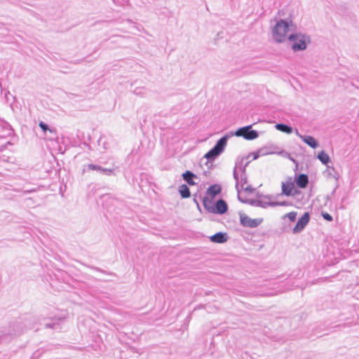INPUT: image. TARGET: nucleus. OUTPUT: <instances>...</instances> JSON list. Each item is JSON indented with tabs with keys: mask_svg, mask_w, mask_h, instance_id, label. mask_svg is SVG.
<instances>
[{
	"mask_svg": "<svg viewBox=\"0 0 359 359\" xmlns=\"http://www.w3.org/2000/svg\"><path fill=\"white\" fill-rule=\"evenodd\" d=\"M220 191L221 188L219 185L213 184L208 188V191H206V194H208L210 198H214L217 194L220 193Z\"/></svg>",
	"mask_w": 359,
	"mask_h": 359,
	"instance_id": "11",
	"label": "nucleus"
},
{
	"mask_svg": "<svg viewBox=\"0 0 359 359\" xmlns=\"http://www.w3.org/2000/svg\"><path fill=\"white\" fill-rule=\"evenodd\" d=\"M89 168L90 169H93V170H97V169H100V167L97 166V165H89Z\"/></svg>",
	"mask_w": 359,
	"mask_h": 359,
	"instance_id": "23",
	"label": "nucleus"
},
{
	"mask_svg": "<svg viewBox=\"0 0 359 359\" xmlns=\"http://www.w3.org/2000/svg\"><path fill=\"white\" fill-rule=\"evenodd\" d=\"M309 212H305L302 217L299 219L297 223L294 225L292 229L293 233H298L302 231L305 226L309 223Z\"/></svg>",
	"mask_w": 359,
	"mask_h": 359,
	"instance_id": "5",
	"label": "nucleus"
},
{
	"mask_svg": "<svg viewBox=\"0 0 359 359\" xmlns=\"http://www.w3.org/2000/svg\"><path fill=\"white\" fill-rule=\"evenodd\" d=\"M318 158L324 165H327L330 161V156L327 154V153H325L323 151H319L318 154Z\"/></svg>",
	"mask_w": 359,
	"mask_h": 359,
	"instance_id": "14",
	"label": "nucleus"
},
{
	"mask_svg": "<svg viewBox=\"0 0 359 359\" xmlns=\"http://www.w3.org/2000/svg\"><path fill=\"white\" fill-rule=\"evenodd\" d=\"M221 151L218 150H215V148L213 147L212 149H210L208 153L205 154V157L208 158H212L214 156H217Z\"/></svg>",
	"mask_w": 359,
	"mask_h": 359,
	"instance_id": "19",
	"label": "nucleus"
},
{
	"mask_svg": "<svg viewBox=\"0 0 359 359\" xmlns=\"http://www.w3.org/2000/svg\"><path fill=\"white\" fill-rule=\"evenodd\" d=\"M180 193L182 198H188L190 196V192L186 184H182L180 187Z\"/></svg>",
	"mask_w": 359,
	"mask_h": 359,
	"instance_id": "18",
	"label": "nucleus"
},
{
	"mask_svg": "<svg viewBox=\"0 0 359 359\" xmlns=\"http://www.w3.org/2000/svg\"><path fill=\"white\" fill-rule=\"evenodd\" d=\"M295 180L291 177H287L282 183V193L285 196H295L298 194L294 186Z\"/></svg>",
	"mask_w": 359,
	"mask_h": 359,
	"instance_id": "3",
	"label": "nucleus"
},
{
	"mask_svg": "<svg viewBox=\"0 0 359 359\" xmlns=\"http://www.w3.org/2000/svg\"><path fill=\"white\" fill-rule=\"evenodd\" d=\"M297 212L294 211L290 212L289 213L284 215L283 218H288L290 222H294L296 219Z\"/></svg>",
	"mask_w": 359,
	"mask_h": 359,
	"instance_id": "20",
	"label": "nucleus"
},
{
	"mask_svg": "<svg viewBox=\"0 0 359 359\" xmlns=\"http://www.w3.org/2000/svg\"><path fill=\"white\" fill-rule=\"evenodd\" d=\"M276 128L278 130L285 133L287 134H290L292 133V128L290 126L283 123H277L276 125Z\"/></svg>",
	"mask_w": 359,
	"mask_h": 359,
	"instance_id": "17",
	"label": "nucleus"
},
{
	"mask_svg": "<svg viewBox=\"0 0 359 359\" xmlns=\"http://www.w3.org/2000/svg\"><path fill=\"white\" fill-rule=\"evenodd\" d=\"M322 216L325 220H327L328 222L332 221V217L331 216L330 214L327 212H322Z\"/></svg>",
	"mask_w": 359,
	"mask_h": 359,
	"instance_id": "21",
	"label": "nucleus"
},
{
	"mask_svg": "<svg viewBox=\"0 0 359 359\" xmlns=\"http://www.w3.org/2000/svg\"><path fill=\"white\" fill-rule=\"evenodd\" d=\"M291 48L293 51L304 50L306 48V38L300 34H291L288 36Z\"/></svg>",
	"mask_w": 359,
	"mask_h": 359,
	"instance_id": "2",
	"label": "nucleus"
},
{
	"mask_svg": "<svg viewBox=\"0 0 359 359\" xmlns=\"http://www.w3.org/2000/svg\"><path fill=\"white\" fill-rule=\"evenodd\" d=\"M227 137L226 136H224L219 140L217 141V144L214 147L215 150H218L219 152H222L225 145L226 144Z\"/></svg>",
	"mask_w": 359,
	"mask_h": 359,
	"instance_id": "15",
	"label": "nucleus"
},
{
	"mask_svg": "<svg viewBox=\"0 0 359 359\" xmlns=\"http://www.w3.org/2000/svg\"><path fill=\"white\" fill-rule=\"evenodd\" d=\"M241 223L245 226L256 227L262 222L260 219H253L245 214L240 215Z\"/></svg>",
	"mask_w": 359,
	"mask_h": 359,
	"instance_id": "6",
	"label": "nucleus"
},
{
	"mask_svg": "<svg viewBox=\"0 0 359 359\" xmlns=\"http://www.w3.org/2000/svg\"><path fill=\"white\" fill-rule=\"evenodd\" d=\"M212 199L208 196L204 197L203 199V205L205 209L212 212L215 211Z\"/></svg>",
	"mask_w": 359,
	"mask_h": 359,
	"instance_id": "12",
	"label": "nucleus"
},
{
	"mask_svg": "<svg viewBox=\"0 0 359 359\" xmlns=\"http://www.w3.org/2000/svg\"><path fill=\"white\" fill-rule=\"evenodd\" d=\"M39 126L45 132L48 130V126L43 122H39Z\"/></svg>",
	"mask_w": 359,
	"mask_h": 359,
	"instance_id": "22",
	"label": "nucleus"
},
{
	"mask_svg": "<svg viewBox=\"0 0 359 359\" xmlns=\"http://www.w3.org/2000/svg\"><path fill=\"white\" fill-rule=\"evenodd\" d=\"M296 184L301 189H304L308 184V177L305 174L300 175L297 179L295 180Z\"/></svg>",
	"mask_w": 359,
	"mask_h": 359,
	"instance_id": "9",
	"label": "nucleus"
},
{
	"mask_svg": "<svg viewBox=\"0 0 359 359\" xmlns=\"http://www.w3.org/2000/svg\"><path fill=\"white\" fill-rule=\"evenodd\" d=\"M299 137L310 147H312L313 149H316L318 147V142L315 139V137H313L312 136H302V135H300Z\"/></svg>",
	"mask_w": 359,
	"mask_h": 359,
	"instance_id": "8",
	"label": "nucleus"
},
{
	"mask_svg": "<svg viewBox=\"0 0 359 359\" xmlns=\"http://www.w3.org/2000/svg\"><path fill=\"white\" fill-rule=\"evenodd\" d=\"M212 242L217 243H222L226 241V237L222 233H217L210 237Z\"/></svg>",
	"mask_w": 359,
	"mask_h": 359,
	"instance_id": "13",
	"label": "nucleus"
},
{
	"mask_svg": "<svg viewBox=\"0 0 359 359\" xmlns=\"http://www.w3.org/2000/svg\"><path fill=\"white\" fill-rule=\"evenodd\" d=\"M292 23L287 21L280 20L276 22L272 30V36L274 40L278 43L285 41L287 37L290 26Z\"/></svg>",
	"mask_w": 359,
	"mask_h": 359,
	"instance_id": "1",
	"label": "nucleus"
},
{
	"mask_svg": "<svg viewBox=\"0 0 359 359\" xmlns=\"http://www.w3.org/2000/svg\"><path fill=\"white\" fill-rule=\"evenodd\" d=\"M215 211L213 212H217L219 214H224L227 211L228 207L226 205V203L222 200L220 199L217 201L215 204Z\"/></svg>",
	"mask_w": 359,
	"mask_h": 359,
	"instance_id": "7",
	"label": "nucleus"
},
{
	"mask_svg": "<svg viewBox=\"0 0 359 359\" xmlns=\"http://www.w3.org/2000/svg\"><path fill=\"white\" fill-rule=\"evenodd\" d=\"M279 205H287V204L286 202H283V203H280Z\"/></svg>",
	"mask_w": 359,
	"mask_h": 359,
	"instance_id": "24",
	"label": "nucleus"
},
{
	"mask_svg": "<svg viewBox=\"0 0 359 359\" xmlns=\"http://www.w3.org/2000/svg\"><path fill=\"white\" fill-rule=\"evenodd\" d=\"M182 177L184 180L187 182L189 185L194 186L196 184V182L194 180V179L196 177V175L191 171L187 170L184 173H183Z\"/></svg>",
	"mask_w": 359,
	"mask_h": 359,
	"instance_id": "10",
	"label": "nucleus"
},
{
	"mask_svg": "<svg viewBox=\"0 0 359 359\" xmlns=\"http://www.w3.org/2000/svg\"><path fill=\"white\" fill-rule=\"evenodd\" d=\"M252 126H248L239 128L235 132L237 137H243L246 140H254L258 137V133L255 130H250Z\"/></svg>",
	"mask_w": 359,
	"mask_h": 359,
	"instance_id": "4",
	"label": "nucleus"
},
{
	"mask_svg": "<svg viewBox=\"0 0 359 359\" xmlns=\"http://www.w3.org/2000/svg\"><path fill=\"white\" fill-rule=\"evenodd\" d=\"M227 137L226 136H224L219 140L217 141V144L214 147L215 150H218L219 152H222L225 145L226 144Z\"/></svg>",
	"mask_w": 359,
	"mask_h": 359,
	"instance_id": "16",
	"label": "nucleus"
}]
</instances>
